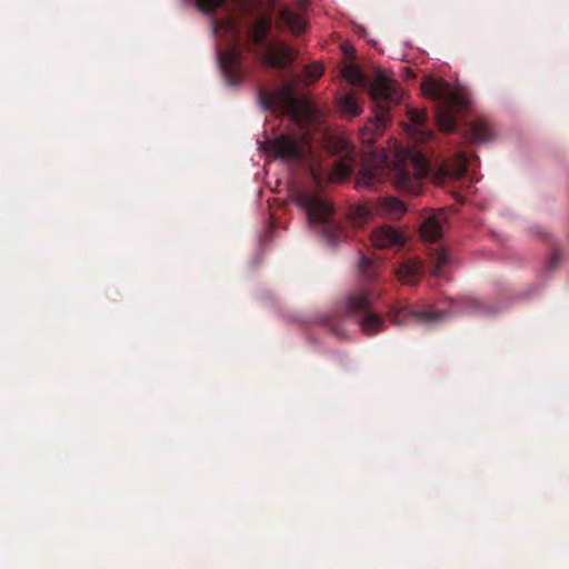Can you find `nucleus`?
Segmentation results:
<instances>
[{
	"instance_id": "nucleus-1",
	"label": "nucleus",
	"mask_w": 569,
	"mask_h": 569,
	"mask_svg": "<svg viewBox=\"0 0 569 569\" xmlns=\"http://www.w3.org/2000/svg\"><path fill=\"white\" fill-rule=\"evenodd\" d=\"M369 94L373 104L375 117L360 129V139L365 144H373L383 134L390 122V110L402 100L400 83L379 74L370 86Z\"/></svg>"
},
{
	"instance_id": "nucleus-2",
	"label": "nucleus",
	"mask_w": 569,
	"mask_h": 569,
	"mask_svg": "<svg viewBox=\"0 0 569 569\" xmlns=\"http://www.w3.org/2000/svg\"><path fill=\"white\" fill-rule=\"evenodd\" d=\"M425 97L436 102V119L441 131L453 132L462 112V96L452 89L449 82L432 76L426 77L421 82Z\"/></svg>"
},
{
	"instance_id": "nucleus-3",
	"label": "nucleus",
	"mask_w": 569,
	"mask_h": 569,
	"mask_svg": "<svg viewBox=\"0 0 569 569\" xmlns=\"http://www.w3.org/2000/svg\"><path fill=\"white\" fill-rule=\"evenodd\" d=\"M270 16L260 14L249 28L248 41L250 46L260 48L261 62L274 69L282 70L289 67L293 59V51L284 43H267L266 39L271 31Z\"/></svg>"
},
{
	"instance_id": "nucleus-4",
	"label": "nucleus",
	"mask_w": 569,
	"mask_h": 569,
	"mask_svg": "<svg viewBox=\"0 0 569 569\" xmlns=\"http://www.w3.org/2000/svg\"><path fill=\"white\" fill-rule=\"evenodd\" d=\"M297 204L302 208L310 224L317 228L331 244H336L343 233L342 227L335 219L332 204L320 196L300 191L296 197Z\"/></svg>"
},
{
	"instance_id": "nucleus-5",
	"label": "nucleus",
	"mask_w": 569,
	"mask_h": 569,
	"mask_svg": "<svg viewBox=\"0 0 569 569\" xmlns=\"http://www.w3.org/2000/svg\"><path fill=\"white\" fill-rule=\"evenodd\" d=\"M429 169L430 162L426 152L415 146L408 147L397 164V188L415 196L419 194L422 189L421 180L428 174Z\"/></svg>"
},
{
	"instance_id": "nucleus-6",
	"label": "nucleus",
	"mask_w": 569,
	"mask_h": 569,
	"mask_svg": "<svg viewBox=\"0 0 569 569\" xmlns=\"http://www.w3.org/2000/svg\"><path fill=\"white\" fill-rule=\"evenodd\" d=\"M380 292L373 288H361L351 293L347 300V311L360 326L361 331L371 337L383 331L385 319L372 309L373 299H378Z\"/></svg>"
},
{
	"instance_id": "nucleus-7",
	"label": "nucleus",
	"mask_w": 569,
	"mask_h": 569,
	"mask_svg": "<svg viewBox=\"0 0 569 569\" xmlns=\"http://www.w3.org/2000/svg\"><path fill=\"white\" fill-rule=\"evenodd\" d=\"M231 34L230 46L219 52L218 61L223 77L229 86H238L242 82L244 70L242 68V50L237 22L228 19L221 22Z\"/></svg>"
},
{
	"instance_id": "nucleus-8",
	"label": "nucleus",
	"mask_w": 569,
	"mask_h": 569,
	"mask_svg": "<svg viewBox=\"0 0 569 569\" xmlns=\"http://www.w3.org/2000/svg\"><path fill=\"white\" fill-rule=\"evenodd\" d=\"M268 144L270 152L284 162L300 163L308 151L306 139L291 133L280 134Z\"/></svg>"
},
{
	"instance_id": "nucleus-9",
	"label": "nucleus",
	"mask_w": 569,
	"mask_h": 569,
	"mask_svg": "<svg viewBox=\"0 0 569 569\" xmlns=\"http://www.w3.org/2000/svg\"><path fill=\"white\" fill-rule=\"evenodd\" d=\"M410 124L408 127V134L415 142H427L433 138V131L430 130L428 124V113L426 109H413L408 110Z\"/></svg>"
},
{
	"instance_id": "nucleus-10",
	"label": "nucleus",
	"mask_w": 569,
	"mask_h": 569,
	"mask_svg": "<svg viewBox=\"0 0 569 569\" xmlns=\"http://www.w3.org/2000/svg\"><path fill=\"white\" fill-rule=\"evenodd\" d=\"M371 242L378 249H400L405 246L406 239L402 232L391 226H382L371 233Z\"/></svg>"
},
{
	"instance_id": "nucleus-11",
	"label": "nucleus",
	"mask_w": 569,
	"mask_h": 569,
	"mask_svg": "<svg viewBox=\"0 0 569 569\" xmlns=\"http://www.w3.org/2000/svg\"><path fill=\"white\" fill-rule=\"evenodd\" d=\"M388 318L397 326L405 323L408 320L416 321H432L440 318V313L433 310L427 311H411L407 307L391 308L388 311Z\"/></svg>"
},
{
	"instance_id": "nucleus-12",
	"label": "nucleus",
	"mask_w": 569,
	"mask_h": 569,
	"mask_svg": "<svg viewBox=\"0 0 569 569\" xmlns=\"http://www.w3.org/2000/svg\"><path fill=\"white\" fill-rule=\"evenodd\" d=\"M375 212L386 219L399 220L407 211L405 203L395 197L379 198L373 204Z\"/></svg>"
},
{
	"instance_id": "nucleus-13",
	"label": "nucleus",
	"mask_w": 569,
	"mask_h": 569,
	"mask_svg": "<svg viewBox=\"0 0 569 569\" xmlns=\"http://www.w3.org/2000/svg\"><path fill=\"white\" fill-rule=\"evenodd\" d=\"M425 271V266L421 260L417 258L408 259L396 269L395 274L399 281L405 284L416 286Z\"/></svg>"
},
{
	"instance_id": "nucleus-14",
	"label": "nucleus",
	"mask_w": 569,
	"mask_h": 569,
	"mask_svg": "<svg viewBox=\"0 0 569 569\" xmlns=\"http://www.w3.org/2000/svg\"><path fill=\"white\" fill-rule=\"evenodd\" d=\"M277 24L280 29H288L293 36H299L307 29L303 16L288 7L280 10Z\"/></svg>"
},
{
	"instance_id": "nucleus-15",
	"label": "nucleus",
	"mask_w": 569,
	"mask_h": 569,
	"mask_svg": "<svg viewBox=\"0 0 569 569\" xmlns=\"http://www.w3.org/2000/svg\"><path fill=\"white\" fill-rule=\"evenodd\" d=\"M443 213L428 216L420 226V236L425 242L437 244L442 238Z\"/></svg>"
},
{
	"instance_id": "nucleus-16",
	"label": "nucleus",
	"mask_w": 569,
	"mask_h": 569,
	"mask_svg": "<svg viewBox=\"0 0 569 569\" xmlns=\"http://www.w3.org/2000/svg\"><path fill=\"white\" fill-rule=\"evenodd\" d=\"M337 106L346 118H355L362 113V107L358 103L352 92L338 97Z\"/></svg>"
},
{
	"instance_id": "nucleus-17",
	"label": "nucleus",
	"mask_w": 569,
	"mask_h": 569,
	"mask_svg": "<svg viewBox=\"0 0 569 569\" xmlns=\"http://www.w3.org/2000/svg\"><path fill=\"white\" fill-rule=\"evenodd\" d=\"M430 262L432 263L431 273L436 277L443 274L445 268L449 263L447 251L441 246L431 247L429 250Z\"/></svg>"
},
{
	"instance_id": "nucleus-18",
	"label": "nucleus",
	"mask_w": 569,
	"mask_h": 569,
	"mask_svg": "<svg viewBox=\"0 0 569 569\" xmlns=\"http://www.w3.org/2000/svg\"><path fill=\"white\" fill-rule=\"evenodd\" d=\"M359 271L361 277L368 282H373L379 277V266L363 254L359 259Z\"/></svg>"
},
{
	"instance_id": "nucleus-19",
	"label": "nucleus",
	"mask_w": 569,
	"mask_h": 569,
	"mask_svg": "<svg viewBox=\"0 0 569 569\" xmlns=\"http://www.w3.org/2000/svg\"><path fill=\"white\" fill-rule=\"evenodd\" d=\"M353 170V160L352 159H339L335 162L332 172L330 174V180L332 181H341L350 176Z\"/></svg>"
},
{
	"instance_id": "nucleus-20",
	"label": "nucleus",
	"mask_w": 569,
	"mask_h": 569,
	"mask_svg": "<svg viewBox=\"0 0 569 569\" xmlns=\"http://www.w3.org/2000/svg\"><path fill=\"white\" fill-rule=\"evenodd\" d=\"M280 99L281 93L278 91L268 92L262 88L258 89V101L264 110L273 109L278 104Z\"/></svg>"
},
{
	"instance_id": "nucleus-21",
	"label": "nucleus",
	"mask_w": 569,
	"mask_h": 569,
	"mask_svg": "<svg viewBox=\"0 0 569 569\" xmlns=\"http://www.w3.org/2000/svg\"><path fill=\"white\" fill-rule=\"evenodd\" d=\"M342 76L343 78L350 83V84H353V86H362L363 82H365V76L363 73L361 72V70L355 66V64H349V66H346L343 69H342Z\"/></svg>"
},
{
	"instance_id": "nucleus-22",
	"label": "nucleus",
	"mask_w": 569,
	"mask_h": 569,
	"mask_svg": "<svg viewBox=\"0 0 569 569\" xmlns=\"http://www.w3.org/2000/svg\"><path fill=\"white\" fill-rule=\"evenodd\" d=\"M377 181H379L377 170L363 168L358 172V176H357V184L358 186L373 188Z\"/></svg>"
},
{
	"instance_id": "nucleus-23",
	"label": "nucleus",
	"mask_w": 569,
	"mask_h": 569,
	"mask_svg": "<svg viewBox=\"0 0 569 569\" xmlns=\"http://www.w3.org/2000/svg\"><path fill=\"white\" fill-rule=\"evenodd\" d=\"M487 124L483 121L472 123L470 129V139L476 142L486 140Z\"/></svg>"
},
{
	"instance_id": "nucleus-24",
	"label": "nucleus",
	"mask_w": 569,
	"mask_h": 569,
	"mask_svg": "<svg viewBox=\"0 0 569 569\" xmlns=\"http://www.w3.org/2000/svg\"><path fill=\"white\" fill-rule=\"evenodd\" d=\"M226 0H196L197 8L203 13L210 14L221 7Z\"/></svg>"
},
{
	"instance_id": "nucleus-25",
	"label": "nucleus",
	"mask_w": 569,
	"mask_h": 569,
	"mask_svg": "<svg viewBox=\"0 0 569 569\" xmlns=\"http://www.w3.org/2000/svg\"><path fill=\"white\" fill-rule=\"evenodd\" d=\"M323 73V68L319 63L309 64L305 68V76L310 81L318 80Z\"/></svg>"
},
{
	"instance_id": "nucleus-26",
	"label": "nucleus",
	"mask_w": 569,
	"mask_h": 569,
	"mask_svg": "<svg viewBox=\"0 0 569 569\" xmlns=\"http://www.w3.org/2000/svg\"><path fill=\"white\" fill-rule=\"evenodd\" d=\"M463 103H465V108H466V107H467V104H468V100H467V98H466V97H465Z\"/></svg>"
},
{
	"instance_id": "nucleus-27",
	"label": "nucleus",
	"mask_w": 569,
	"mask_h": 569,
	"mask_svg": "<svg viewBox=\"0 0 569 569\" xmlns=\"http://www.w3.org/2000/svg\"><path fill=\"white\" fill-rule=\"evenodd\" d=\"M308 0H299L301 4H305Z\"/></svg>"
}]
</instances>
